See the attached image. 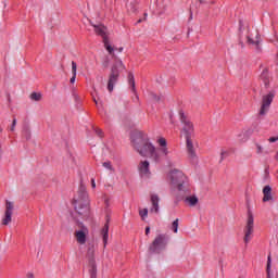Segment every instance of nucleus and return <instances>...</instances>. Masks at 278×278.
Returning a JSON list of instances; mask_svg holds the SVG:
<instances>
[{
	"instance_id": "nucleus-1",
	"label": "nucleus",
	"mask_w": 278,
	"mask_h": 278,
	"mask_svg": "<svg viewBox=\"0 0 278 278\" xmlns=\"http://www.w3.org/2000/svg\"><path fill=\"white\" fill-rule=\"evenodd\" d=\"M131 142L134 149L141 155L142 157H150L154 162H161L162 156L155 146L149 141V137L143 136L140 132H137L131 136Z\"/></svg>"
},
{
	"instance_id": "nucleus-2",
	"label": "nucleus",
	"mask_w": 278,
	"mask_h": 278,
	"mask_svg": "<svg viewBox=\"0 0 278 278\" xmlns=\"http://www.w3.org/2000/svg\"><path fill=\"white\" fill-rule=\"evenodd\" d=\"M179 118L182 125V134L186 138V147L189 160L197 162V151L194 150V143L192 138H194V124L190 121V117L184 111H179Z\"/></svg>"
},
{
	"instance_id": "nucleus-3",
	"label": "nucleus",
	"mask_w": 278,
	"mask_h": 278,
	"mask_svg": "<svg viewBox=\"0 0 278 278\" xmlns=\"http://www.w3.org/2000/svg\"><path fill=\"white\" fill-rule=\"evenodd\" d=\"M74 207L83 218L90 216V200H88V191L85 186L79 187L78 199L74 200Z\"/></svg>"
},
{
	"instance_id": "nucleus-4",
	"label": "nucleus",
	"mask_w": 278,
	"mask_h": 278,
	"mask_svg": "<svg viewBox=\"0 0 278 278\" xmlns=\"http://www.w3.org/2000/svg\"><path fill=\"white\" fill-rule=\"evenodd\" d=\"M125 71V64L123 61L116 60L115 63L111 67V73L109 75L108 80V90L109 92H114V86L118 84V78L121 77V73Z\"/></svg>"
},
{
	"instance_id": "nucleus-5",
	"label": "nucleus",
	"mask_w": 278,
	"mask_h": 278,
	"mask_svg": "<svg viewBox=\"0 0 278 278\" xmlns=\"http://www.w3.org/2000/svg\"><path fill=\"white\" fill-rule=\"evenodd\" d=\"M91 25L94 28V34H97V36H101L104 48L112 55V53H114V48L110 45V39L108 38V27L103 24L91 23Z\"/></svg>"
},
{
	"instance_id": "nucleus-6",
	"label": "nucleus",
	"mask_w": 278,
	"mask_h": 278,
	"mask_svg": "<svg viewBox=\"0 0 278 278\" xmlns=\"http://www.w3.org/2000/svg\"><path fill=\"white\" fill-rule=\"evenodd\" d=\"M168 244V236L161 233L155 237L153 242L149 247L150 253H162Z\"/></svg>"
},
{
	"instance_id": "nucleus-7",
	"label": "nucleus",
	"mask_w": 278,
	"mask_h": 278,
	"mask_svg": "<svg viewBox=\"0 0 278 278\" xmlns=\"http://www.w3.org/2000/svg\"><path fill=\"white\" fill-rule=\"evenodd\" d=\"M169 179L173 184V186H176L179 191L186 190V181L187 177L184 175V172L179 169H174L169 174Z\"/></svg>"
},
{
	"instance_id": "nucleus-8",
	"label": "nucleus",
	"mask_w": 278,
	"mask_h": 278,
	"mask_svg": "<svg viewBox=\"0 0 278 278\" xmlns=\"http://www.w3.org/2000/svg\"><path fill=\"white\" fill-rule=\"evenodd\" d=\"M253 229H254L253 212H251V210H248V220L243 230L244 231L243 240L245 244H249V242H251V236H253Z\"/></svg>"
},
{
	"instance_id": "nucleus-9",
	"label": "nucleus",
	"mask_w": 278,
	"mask_h": 278,
	"mask_svg": "<svg viewBox=\"0 0 278 278\" xmlns=\"http://www.w3.org/2000/svg\"><path fill=\"white\" fill-rule=\"evenodd\" d=\"M273 99H275V91H270L269 93L263 96L262 105L260 110V116H266V112L270 109V103H273Z\"/></svg>"
},
{
	"instance_id": "nucleus-10",
	"label": "nucleus",
	"mask_w": 278,
	"mask_h": 278,
	"mask_svg": "<svg viewBox=\"0 0 278 278\" xmlns=\"http://www.w3.org/2000/svg\"><path fill=\"white\" fill-rule=\"evenodd\" d=\"M12 214H14V203L7 200L2 225L8 226L12 223Z\"/></svg>"
},
{
	"instance_id": "nucleus-11",
	"label": "nucleus",
	"mask_w": 278,
	"mask_h": 278,
	"mask_svg": "<svg viewBox=\"0 0 278 278\" xmlns=\"http://www.w3.org/2000/svg\"><path fill=\"white\" fill-rule=\"evenodd\" d=\"M80 229L76 230L74 236L76 238V242L78 244H86V240L88 238V227L84 226L81 223L79 224Z\"/></svg>"
},
{
	"instance_id": "nucleus-12",
	"label": "nucleus",
	"mask_w": 278,
	"mask_h": 278,
	"mask_svg": "<svg viewBox=\"0 0 278 278\" xmlns=\"http://www.w3.org/2000/svg\"><path fill=\"white\" fill-rule=\"evenodd\" d=\"M151 164L149 163V161H141L138 165V170H139V175L140 177H151V168H150Z\"/></svg>"
},
{
	"instance_id": "nucleus-13",
	"label": "nucleus",
	"mask_w": 278,
	"mask_h": 278,
	"mask_svg": "<svg viewBox=\"0 0 278 278\" xmlns=\"http://www.w3.org/2000/svg\"><path fill=\"white\" fill-rule=\"evenodd\" d=\"M270 201H275V198H273V188L267 185L263 188V203H268Z\"/></svg>"
},
{
	"instance_id": "nucleus-14",
	"label": "nucleus",
	"mask_w": 278,
	"mask_h": 278,
	"mask_svg": "<svg viewBox=\"0 0 278 278\" xmlns=\"http://www.w3.org/2000/svg\"><path fill=\"white\" fill-rule=\"evenodd\" d=\"M150 201L152 203V207L150 212H154L155 214L160 213V195L159 194H151Z\"/></svg>"
},
{
	"instance_id": "nucleus-15",
	"label": "nucleus",
	"mask_w": 278,
	"mask_h": 278,
	"mask_svg": "<svg viewBox=\"0 0 278 278\" xmlns=\"http://www.w3.org/2000/svg\"><path fill=\"white\" fill-rule=\"evenodd\" d=\"M101 236L104 247H108V239L110 238V220L108 219L104 227L101 230Z\"/></svg>"
},
{
	"instance_id": "nucleus-16",
	"label": "nucleus",
	"mask_w": 278,
	"mask_h": 278,
	"mask_svg": "<svg viewBox=\"0 0 278 278\" xmlns=\"http://www.w3.org/2000/svg\"><path fill=\"white\" fill-rule=\"evenodd\" d=\"M128 85L130 86L131 91L134 92V94L138 101L139 97H138V92L136 91V79L134 78L132 73L128 74Z\"/></svg>"
},
{
	"instance_id": "nucleus-17",
	"label": "nucleus",
	"mask_w": 278,
	"mask_h": 278,
	"mask_svg": "<svg viewBox=\"0 0 278 278\" xmlns=\"http://www.w3.org/2000/svg\"><path fill=\"white\" fill-rule=\"evenodd\" d=\"M261 79L265 85V88H268L270 86V74L268 73V68L263 70L261 74Z\"/></svg>"
},
{
	"instance_id": "nucleus-18",
	"label": "nucleus",
	"mask_w": 278,
	"mask_h": 278,
	"mask_svg": "<svg viewBox=\"0 0 278 278\" xmlns=\"http://www.w3.org/2000/svg\"><path fill=\"white\" fill-rule=\"evenodd\" d=\"M90 269L89 275L91 278H97V263L94 261H91L89 263Z\"/></svg>"
},
{
	"instance_id": "nucleus-19",
	"label": "nucleus",
	"mask_w": 278,
	"mask_h": 278,
	"mask_svg": "<svg viewBox=\"0 0 278 278\" xmlns=\"http://www.w3.org/2000/svg\"><path fill=\"white\" fill-rule=\"evenodd\" d=\"M72 73H73V76L70 79L71 84H73L75 79H77V63L75 61H72Z\"/></svg>"
},
{
	"instance_id": "nucleus-20",
	"label": "nucleus",
	"mask_w": 278,
	"mask_h": 278,
	"mask_svg": "<svg viewBox=\"0 0 278 278\" xmlns=\"http://www.w3.org/2000/svg\"><path fill=\"white\" fill-rule=\"evenodd\" d=\"M126 8H127V10H128V12H137V10H138V2H136V1H130V2H128L127 4H126Z\"/></svg>"
},
{
	"instance_id": "nucleus-21",
	"label": "nucleus",
	"mask_w": 278,
	"mask_h": 278,
	"mask_svg": "<svg viewBox=\"0 0 278 278\" xmlns=\"http://www.w3.org/2000/svg\"><path fill=\"white\" fill-rule=\"evenodd\" d=\"M87 257L89 263L94 262V245H90L87 250Z\"/></svg>"
},
{
	"instance_id": "nucleus-22",
	"label": "nucleus",
	"mask_w": 278,
	"mask_h": 278,
	"mask_svg": "<svg viewBox=\"0 0 278 278\" xmlns=\"http://www.w3.org/2000/svg\"><path fill=\"white\" fill-rule=\"evenodd\" d=\"M185 201H186V203H189V205L194 206L199 203V198L192 195V197L186 198Z\"/></svg>"
},
{
	"instance_id": "nucleus-23",
	"label": "nucleus",
	"mask_w": 278,
	"mask_h": 278,
	"mask_svg": "<svg viewBox=\"0 0 278 278\" xmlns=\"http://www.w3.org/2000/svg\"><path fill=\"white\" fill-rule=\"evenodd\" d=\"M249 45H254L256 49H260V36H256V40H253L251 37H248Z\"/></svg>"
},
{
	"instance_id": "nucleus-24",
	"label": "nucleus",
	"mask_w": 278,
	"mask_h": 278,
	"mask_svg": "<svg viewBox=\"0 0 278 278\" xmlns=\"http://www.w3.org/2000/svg\"><path fill=\"white\" fill-rule=\"evenodd\" d=\"M31 101H42V93L40 92H33L30 93Z\"/></svg>"
},
{
	"instance_id": "nucleus-25",
	"label": "nucleus",
	"mask_w": 278,
	"mask_h": 278,
	"mask_svg": "<svg viewBox=\"0 0 278 278\" xmlns=\"http://www.w3.org/2000/svg\"><path fill=\"white\" fill-rule=\"evenodd\" d=\"M172 229L174 231V233H177V231L179 230V218H176L173 224H172Z\"/></svg>"
},
{
	"instance_id": "nucleus-26",
	"label": "nucleus",
	"mask_w": 278,
	"mask_h": 278,
	"mask_svg": "<svg viewBox=\"0 0 278 278\" xmlns=\"http://www.w3.org/2000/svg\"><path fill=\"white\" fill-rule=\"evenodd\" d=\"M270 264H271V258H270V255H268L267 267H266L267 278H273V276H270Z\"/></svg>"
},
{
	"instance_id": "nucleus-27",
	"label": "nucleus",
	"mask_w": 278,
	"mask_h": 278,
	"mask_svg": "<svg viewBox=\"0 0 278 278\" xmlns=\"http://www.w3.org/2000/svg\"><path fill=\"white\" fill-rule=\"evenodd\" d=\"M139 216H141L142 220H144V218H147V216H149V208H143V210L139 211Z\"/></svg>"
},
{
	"instance_id": "nucleus-28",
	"label": "nucleus",
	"mask_w": 278,
	"mask_h": 278,
	"mask_svg": "<svg viewBox=\"0 0 278 278\" xmlns=\"http://www.w3.org/2000/svg\"><path fill=\"white\" fill-rule=\"evenodd\" d=\"M254 144L256 147L257 155H262V153H264V147H262V144H260L258 142H255Z\"/></svg>"
},
{
	"instance_id": "nucleus-29",
	"label": "nucleus",
	"mask_w": 278,
	"mask_h": 278,
	"mask_svg": "<svg viewBox=\"0 0 278 278\" xmlns=\"http://www.w3.org/2000/svg\"><path fill=\"white\" fill-rule=\"evenodd\" d=\"M226 157H229V151H227V150H222L219 162H223L224 160H226Z\"/></svg>"
},
{
	"instance_id": "nucleus-30",
	"label": "nucleus",
	"mask_w": 278,
	"mask_h": 278,
	"mask_svg": "<svg viewBox=\"0 0 278 278\" xmlns=\"http://www.w3.org/2000/svg\"><path fill=\"white\" fill-rule=\"evenodd\" d=\"M102 166L108 170H114V167H112V162L110 161L102 163Z\"/></svg>"
},
{
	"instance_id": "nucleus-31",
	"label": "nucleus",
	"mask_w": 278,
	"mask_h": 278,
	"mask_svg": "<svg viewBox=\"0 0 278 278\" xmlns=\"http://www.w3.org/2000/svg\"><path fill=\"white\" fill-rule=\"evenodd\" d=\"M150 98L152 101H160V96L155 94L154 92H150Z\"/></svg>"
},
{
	"instance_id": "nucleus-32",
	"label": "nucleus",
	"mask_w": 278,
	"mask_h": 278,
	"mask_svg": "<svg viewBox=\"0 0 278 278\" xmlns=\"http://www.w3.org/2000/svg\"><path fill=\"white\" fill-rule=\"evenodd\" d=\"M157 142H159L160 147H166V139L165 138H160L157 140Z\"/></svg>"
},
{
	"instance_id": "nucleus-33",
	"label": "nucleus",
	"mask_w": 278,
	"mask_h": 278,
	"mask_svg": "<svg viewBox=\"0 0 278 278\" xmlns=\"http://www.w3.org/2000/svg\"><path fill=\"white\" fill-rule=\"evenodd\" d=\"M161 153H163V155H168V148H166V146L163 147V148L161 149Z\"/></svg>"
},
{
	"instance_id": "nucleus-34",
	"label": "nucleus",
	"mask_w": 278,
	"mask_h": 278,
	"mask_svg": "<svg viewBox=\"0 0 278 278\" xmlns=\"http://www.w3.org/2000/svg\"><path fill=\"white\" fill-rule=\"evenodd\" d=\"M96 134H97V136H99L100 138H103V130L97 128V129H96Z\"/></svg>"
},
{
	"instance_id": "nucleus-35",
	"label": "nucleus",
	"mask_w": 278,
	"mask_h": 278,
	"mask_svg": "<svg viewBox=\"0 0 278 278\" xmlns=\"http://www.w3.org/2000/svg\"><path fill=\"white\" fill-rule=\"evenodd\" d=\"M16 127V118H13L12 125H11V131H14Z\"/></svg>"
},
{
	"instance_id": "nucleus-36",
	"label": "nucleus",
	"mask_w": 278,
	"mask_h": 278,
	"mask_svg": "<svg viewBox=\"0 0 278 278\" xmlns=\"http://www.w3.org/2000/svg\"><path fill=\"white\" fill-rule=\"evenodd\" d=\"M277 140H278V137H270L268 139L269 142H277Z\"/></svg>"
},
{
	"instance_id": "nucleus-37",
	"label": "nucleus",
	"mask_w": 278,
	"mask_h": 278,
	"mask_svg": "<svg viewBox=\"0 0 278 278\" xmlns=\"http://www.w3.org/2000/svg\"><path fill=\"white\" fill-rule=\"evenodd\" d=\"M91 187L97 188V182H94V178L91 179Z\"/></svg>"
},
{
	"instance_id": "nucleus-38",
	"label": "nucleus",
	"mask_w": 278,
	"mask_h": 278,
	"mask_svg": "<svg viewBox=\"0 0 278 278\" xmlns=\"http://www.w3.org/2000/svg\"><path fill=\"white\" fill-rule=\"evenodd\" d=\"M150 231H151V227H146V236H149Z\"/></svg>"
},
{
	"instance_id": "nucleus-39",
	"label": "nucleus",
	"mask_w": 278,
	"mask_h": 278,
	"mask_svg": "<svg viewBox=\"0 0 278 278\" xmlns=\"http://www.w3.org/2000/svg\"><path fill=\"white\" fill-rule=\"evenodd\" d=\"M27 278H34V274L31 273L27 274Z\"/></svg>"
},
{
	"instance_id": "nucleus-40",
	"label": "nucleus",
	"mask_w": 278,
	"mask_h": 278,
	"mask_svg": "<svg viewBox=\"0 0 278 278\" xmlns=\"http://www.w3.org/2000/svg\"><path fill=\"white\" fill-rule=\"evenodd\" d=\"M93 101H94L96 105H99V100H97V98H93Z\"/></svg>"
},
{
	"instance_id": "nucleus-41",
	"label": "nucleus",
	"mask_w": 278,
	"mask_h": 278,
	"mask_svg": "<svg viewBox=\"0 0 278 278\" xmlns=\"http://www.w3.org/2000/svg\"><path fill=\"white\" fill-rule=\"evenodd\" d=\"M189 21H192V12H190Z\"/></svg>"
},
{
	"instance_id": "nucleus-42",
	"label": "nucleus",
	"mask_w": 278,
	"mask_h": 278,
	"mask_svg": "<svg viewBox=\"0 0 278 278\" xmlns=\"http://www.w3.org/2000/svg\"><path fill=\"white\" fill-rule=\"evenodd\" d=\"M265 173H266V177H268V169H266Z\"/></svg>"
},
{
	"instance_id": "nucleus-43",
	"label": "nucleus",
	"mask_w": 278,
	"mask_h": 278,
	"mask_svg": "<svg viewBox=\"0 0 278 278\" xmlns=\"http://www.w3.org/2000/svg\"><path fill=\"white\" fill-rule=\"evenodd\" d=\"M118 51H119V53H122V51H123V48H119V49H118Z\"/></svg>"
},
{
	"instance_id": "nucleus-44",
	"label": "nucleus",
	"mask_w": 278,
	"mask_h": 278,
	"mask_svg": "<svg viewBox=\"0 0 278 278\" xmlns=\"http://www.w3.org/2000/svg\"><path fill=\"white\" fill-rule=\"evenodd\" d=\"M105 68H108V62L104 64Z\"/></svg>"
},
{
	"instance_id": "nucleus-45",
	"label": "nucleus",
	"mask_w": 278,
	"mask_h": 278,
	"mask_svg": "<svg viewBox=\"0 0 278 278\" xmlns=\"http://www.w3.org/2000/svg\"><path fill=\"white\" fill-rule=\"evenodd\" d=\"M138 23H142V20H139Z\"/></svg>"
},
{
	"instance_id": "nucleus-46",
	"label": "nucleus",
	"mask_w": 278,
	"mask_h": 278,
	"mask_svg": "<svg viewBox=\"0 0 278 278\" xmlns=\"http://www.w3.org/2000/svg\"><path fill=\"white\" fill-rule=\"evenodd\" d=\"M276 278H278V273L276 274Z\"/></svg>"
},
{
	"instance_id": "nucleus-47",
	"label": "nucleus",
	"mask_w": 278,
	"mask_h": 278,
	"mask_svg": "<svg viewBox=\"0 0 278 278\" xmlns=\"http://www.w3.org/2000/svg\"><path fill=\"white\" fill-rule=\"evenodd\" d=\"M211 3L214 4V1H212Z\"/></svg>"
}]
</instances>
